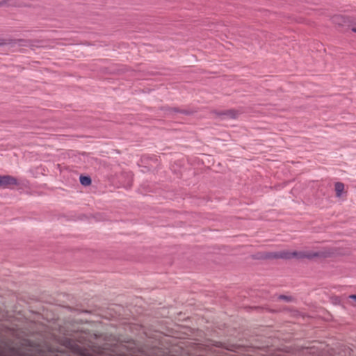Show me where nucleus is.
Masks as SVG:
<instances>
[{
    "mask_svg": "<svg viewBox=\"0 0 356 356\" xmlns=\"http://www.w3.org/2000/svg\"><path fill=\"white\" fill-rule=\"evenodd\" d=\"M279 299L284 300L285 301L289 302L291 300V297H289V296H284V295H281V296H279Z\"/></svg>",
    "mask_w": 356,
    "mask_h": 356,
    "instance_id": "6",
    "label": "nucleus"
},
{
    "mask_svg": "<svg viewBox=\"0 0 356 356\" xmlns=\"http://www.w3.org/2000/svg\"><path fill=\"white\" fill-rule=\"evenodd\" d=\"M352 31L355 33H356V27L352 28Z\"/></svg>",
    "mask_w": 356,
    "mask_h": 356,
    "instance_id": "9",
    "label": "nucleus"
},
{
    "mask_svg": "<svg viewBox=\"0 0 356 356\" xmlns=\"http://www.w3.org/2000/svg\"><path fill=\"white\" fill-rule=\"evenodd\" d=\"M328 253L323 251H305V252H289L282 251L280 252L275 253L273 256L274 258L281 259H291L293 257L296 258H307L313 259L314 257H326Z\"/></svg>",
    "mask_w": 356,
    "mask_h": 356,
    "instance_id": "1",
    "label": "nucleus"
},
{
    "mask_svg": "<svg viewBox=\"0 0 356 356\" xmlns=\"http://www.w3.org/2000/svg\"><path fill=\"white\" fill-rule=\"evenodd\" d=\"M7 44V42L6 40L0 38V46H3Z\"/></svg>",
    "mask_w": 356,
    "mask_h": 356,
    "instance_id": "7",
    "label": "nucleus"
},
{
    "mask_svg": "<svg viewBox=\"0 0 356 356\" xmlns=\"http://www.w3.org/2000/svg\"><path fill=\"white\" fill-rule=\"evenodd\" d=\"M335 191L337 197H341L344 189V184L341 182L335 183Z\"/></svg>",
    "mask_w": 356,
    "mask_h": 356,
    "instance_id": "3",
    "label": "nucleus"
},
{
    "mask_svg": "<svg viewBox=\"0 0 356 356\" xmlns=\"http://www.w3.org/2000/svg\"><path fill=\"white\" fill-rule=\"evenodd\" d=\"M18 185L17 180L10 175H0V188H8L10 186Z\"/></svg>",
    "mask_w": 356,
    "mask_h": 356,
    "instance_id": "2",
    "label": "nucleus"
},
{
    "mask_svg": "<svg viewBox=\"0 0 356 356\" xmlns=\"http://www.w3.org/2000/svg\"><path fill=\"white\" fill-rule=\"evenodd\" d=\"M79 180L83 186H89L91 184V178L88 176H81Z\"/></svg>",
    "mask_w": 356,
    "mask_h": 356,
    "instance_id": "4",
    "label": "nucleus"
},
{
    "mask_svg": "<svg viewBox=\"0 0 356 356\" xmlns=\"http://www.w3.org/2000/svg\"><path fill=\"white\" fill-rule=\"evenodd\" d=\"M349 298L356 300V295H350Z\"/></svg>",
    "mask_w": 356,
    "mask_h": 356,
    "instance_id": "8",
    "label": "nucleus"
},
{
    "mask_svg": "<svg viewBox=\"0 0 356 356\" xmlns=\"http://www.w3.org/2000/svg\"><path fill=\"white\" fill-rule=\"evenodd\" d=\"M230 118H236V112L234 111H229L226 113Z\"/></svg>",
    "mask_w": 356,
    "mask_h": 356,
    "instance_id": "5",
    "label": "nucleus"
}]
</instances>
